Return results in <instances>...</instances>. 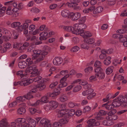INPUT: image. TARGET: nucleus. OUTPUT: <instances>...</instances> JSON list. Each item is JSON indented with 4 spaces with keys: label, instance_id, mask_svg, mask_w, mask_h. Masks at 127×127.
Returning a JSON list of instances; mask_svg holds the SVG:
<instances>
[{
    "label": "nucleus",
    "instance_id": "c756f323",
    "mask_svg": "<svg viewBox=\"0 0 127 127\" xmlns=\"http://www.w3.org/2000/svg\"><path fill=\"white\" fill-rule=\"evenodd\" d=\"M84 42V43L81 44L80 47L83 49H88L89 48V45L87 42Z\"/></svg>",
    "mask_w": 127,
    "mask_h": 127
},
{
    "label": "nucleus",
    "instance_id": "f3484780",
    "mask_svg": "<svg viewBox=\"0 0 127 127\" xmlns=\"http://www.w3.org/2000/svg\"><path fill=\"white\" fill-rule=\"evenodd\" d=\"M102 124L105 126H110L113 125L114 123L112 121L109 119H106L103 121Z\"/></svg>",
    "mask_w": 127,
    "mask_h": 127
},
{
    "label": "nucleus",
    "instance_id": "f704fd0d",
    "mask_svg": "<svg viewBox=\"0 0 127 127\" xmlns=\"http://www.w3.org/2000/svg\"><path fill=\"white\" fill-rule=\"evenodd\" d=\"M68 119L64 118L60 119L59 122L62 126V125L67 123L68 122Z\"/></svg>",
    "mask_w": 127,
    "mask_h": 127
},
{
    "label": "nucleus",
    "instance_id": "680f3d73",
    "mask_svg": "<svg viewBox=\"0 0 127 127\" xmlns=\"http://www.w3.org/2000/svg\"><path fill=\"white\" fill-rule=\"evenodd\" d=\"M86 20V17L84 16L80 19L79 20V23H84Z\"/></svg>",
    "mask_w": 127,
    "mask_h": 127
},
{
    "label": "nucleus",
    "instance_id": "bb28decb",
    "mask_svg": "<svg viewBox=\"0 0 127 127\" xmlns=\"http://www.w3.org/2000/svg\"><path fill=\"white\" fill-rule=\"evenodd\" d=\"M49 97L47 96V94L46 96L42 97L40 100L41 102L43 103H45L48 102V98Z\"/></svg>",
    "mask_w": 127,
    "mask_h": 127
},
{
    "label": "nucleus",
    "instance_id": "473e14b6",
    "mask_svg": "<svg viewBox=\"0 0 127 127\" xmlns=\"http://www.w3.org/2000/svg\"><path fill=\"white\" fill-rule=\"evenodd\" d=\"M42 77L40 76H37L34 78L33 79H31L32 80V81H34L35 82H39H39H40V81H42ZM31 79H30V80H31Z\"/></svg>",
    "mask_w": 127,
    "mask_h": 127
},
{
    "label": "nucleus",
    "instance_id": "0e129e2a",
    "mask_svg": "<svg viewBox=\"0 0 127 127\" xmlns=\"http://www.w3.org/2000/svg\"><path fill=\"white\" fill-rule=\"evenodd\" d=\"M17 104V102L15 101L9 104V106L10 107H12L15 106Z\"/></svg>",
    "mask_w": 127,
    "mask_h": 127
},
{
    "label": "nucleus",
    "instance_id": "dca6fc26",
    "mask_svg": "<svg viewBox=\"0 0 127 127\" xmlns=\"http://www.w3.org/2000/svg\"><path fill=\"white\" fill-rule=\"evenodd\" d=\"M103 10V8L101 6L97 7L93 11V13L94 14H97L101 13Z\"/></svg>",
    "mask_w": 127,
    "mask_h": 127
},
{
    "label": "nucleus",
    "instance_id": "f03ea898",
    "mask_svg": "<svg viewBox=\"0 0 127 127\" xmlns=\"http://www.w3.org/2000/svg\"><path fill=\"white\" fill-rule=\"evenodd\" d=\"M74 27L76 31L75 34H79L84 32L83 29L86 28V25L84 23L76 24H74Z\"/></svg>",
    "mask_w": 127,
    "mask_h": 127
},
{
    "label": "nucleus",
    "instance_id": "6ab92c4d",
    "mask_svg": "<svg viewBox=\"0 0 127 127\" xmlns=\"http://www.w3.org/2000/svg\"><path fill=\"white\" fill-rule=\"evenodd\" d=\"M27 65V63L25 61L19 62L18 64L19 67L22 69L25 68Z\"/></svg>",
    "mask_w": 127,
    "mask_h": 127
},
{
    "label": "nucleus",
    "instance_id": "338daca9",
    "mask_svg": "<svg viewBox=\"0 0 127 127\" xmlns=\"http://www.w3.org/2000/svg\"><path fill=\"white\" fill-rule=\"evenodd\" d=\"M48 53V52L46 51H43L42 52L41 51V53L40 56L44 58L45 57V55H47Z\"/></svg>",
    "mask_w": 127,
    "mask_h": 127
},
{
    "label": "nucleus",
    "instance_id": "72a5a7b5",
    "mask_svg": "<svg viewBox=\"0 0 127 127\" xmlns=\"http://www.w3.org/2000/svg\"><path fill=\"white\" fill-rule=\"evenodd\" d=\"M93 70V67L92 66H89L86 68L84 70V71L86 74H89Z\"/></svg>",
    "mask_w": 127,
    "mask_h": 127
},
{
    "label": "nucleus",
    "instance_id": "de8ad7c7",
    "mask_svg": "<svg viewBox=\"0 0 127 127\" xmlns=\"http://www.w3.org/2000/svg\"><path fill=\"white\" fill-rule=\"evenodd\" d=\"M24 98V96L23 97L22 96H20L17 97L16 99L17 101L18 102H23L25 100Z\"/></svg>",
    "mask_w": 127,
    "mask_h": 127
},
{
    "label": "nucleus",
    "instance_id": "58836bf2",
    "mask_svg": "<svg viewBox=\"0 0 127 127\" xmlns=\"http://www.w3.org/2000/svg\"><path fill=\"white\" fill-rule=\"evenodd\" d=\"M91 109V108L89 106H87L84 107L83 109V112L86 113L90 111Z\"/></svg>",
    "mask_w": 127,
    "mask_h": 127
},
{
    "label": "nucleus",
    "instance_id": "052dcab7",
    "mask_svg": "<svg viewBox=\"0 0 127 127\" xmlns=\"http://www.w3.org/2000/svg\"><path fill=\"white\" fill-rule=\"evenodd\" d=\"M116 3L115 0L108 1L107 2V4L109 6H112L114 5Z\"/></svg>",
    "mask_w": 127,
    "mask_h": 127
},
{
    "label": "nucleus",
    "instance_id": "2eb2a0df",
    "mask_svg": "<svg viewBox=\"0 0 127 127\" xmlns=\"http://www.w3.org/2000/svg\"><path fill=\"white\" fill-rule=\"evenodd\" d=\"M27 121L30 127H35V126L36 123L35 120L30 118L28 119Z\"/></svg>",
    "mask_w": 127,
    "mask_h": 127
},
{
    "label": "nucleus",
    "instance_id": "f8f14e48",
    "mask_svg": "<svg viewBox=\"0 0 127 127\" xmlns=\"http://www.w3.org/2000/svg\"><path fill=\"white\" fill-rule=\"evenodd\" d=\"M70 12L67 10H64L62 11L61 14L62 16L64 17H68L70 18Z\"/></svg>",
    "mask_w": 127,
    "mask_h": 127
},
{
    "label": "nucleus",
    "instance_id": "a878e982",
    "mask_svg": "<svg viewBox=\"0 0 127 127\" xmlns=\"http://www.w3.org/2000/svg\"><path fill=\"white\" fill-rule=\"evenodd\" d=\"M60 93L59 92H54L51 93H48L47 94V96L49 97H53L59 95Z\"/></svg>",
    "mask_w": 127,
    "mask_h": 127
},
{
    "label": "nucleus",
    "instance_id": "79ce46f5",
    "mask_svg": "<svg viewBox=\"0 0 127 127\" xmlns=\"http://www.w3.org/2000/svg\"><path fill=\"white\" fill-rule=\"evenodd\" d=\"M118 118V116L114 114L112 115L110 117H108V119L110 120H115Z\"/></svg>",
    "mask_w": 127,
    "mask_h": 127
},
{
    "label": "nucleus",
    "instance_id": "ddd939ff",
    "mask_svg": "<svg viewBox=\"0 0 127 127\" xmlns=\"http://www.w3.org/2000/svg\"><path fill=\"white\" fill-rule=\"evenodd\" d=\"M79 34L84 38L90 37L92 35V34L89 31L83 32Z\"/></svg>",
    "mask_w": 127,
    "mask_h": 127
},
{
    "label": "nucleus",
    "instance_id": "5701e85b",
    "mask_svg": "<svg viewBox=\"0 0 127 127\" xmlns=\"http://www.w3.org/2000/svg\"><path fill=\"white\" fill-rule=\"evenodd\" d=\"M94 66L95 67V70L99 68H101V63L99 61H97L95 63Z\"/></svg>",
    "mask_w": 127,
    "mask_h": 127
},
{
    "label": "nucleus",
    "instance_id": "864d4df0",
    "mask_svg": "<svg viewBox=\"0 0 127 127\" xmlns=\"http://www.w3.org/2000/svg\"><path fill=\"white\" fill-rule=\"evenodd\" d=\"M53 127H62V126L59 122L54 123L52 125Z\"/></svg>",
    "mask_w": 127,
    "mask_h": 127
},
{
    "label": "nucleus",
    "instance_id": "6e6552de",
    "mask_svg": "<svg viewBox=\"0 0 127 127\" xmlns=\"http://www.w3.org/2000/svg\"><path fill=\"white\" fill-rule=\"evenodd\" d=\"M80 16V13L77 12L75 13L72 12H70V18H71V20L73 21H75L77 20L79 18Z\"/></svg>",
    "mask_w": 127,
    "mask_h": 127
},
{
    "label": "nucleus",
    "instance_id": "09e8293b",
    "mask_svg": "<svg viewBox=\"0 0 127 127\" xmlns=\"http://www.w3.org/2000/svg\"><path fill=\"white\" fill-rule=\"evenodd\" d=\"M77 105V104L73 103L71 102H69L68 104V106L69 107L72 108L75 106Z\"/></svg>",
    "mask_w": 127,
    "mask_h": 127
},
{
    "label": "nucleus",
    "instance_id": "6e6d98bb",
    "mask_svg": "<svg viewBox=\"0 0 127 127\" xmlns=\"http://www.w3.org/2000/svg\"><path fill=\"white\" fill-rule=\"evenodd\" d=\"M58 82L56 81L51 83L49 86V88L51 89H53L58 84Z\"/></svg>",
    "mask_w": 127,
    "mask_h": 127
},
{
    "label": "nucleus",
    "instance_id": "9b49d317",
    "mask_svg": "<svg viewBox=\"0 0 127 127\" xmlns=\"http://www.w3.org/2000/svg\"><path fill=\"white\" fill-rule=\"evenodd\" d=\"M63 62L62 58L59 57H57L55 58L53 60V64L56 65H60Z\"/></svg>",
    "mask_w": 127,
    "mask_h": 127
},
{
    "label": "nucleus",
    "instance_id": "9d476101",
    "mask_svg": "<svg viewBox=\"0 0 127 127\" xmlns=\"http://www.w3.org/2000/svg\"><path fill=\"white\" fill-rule=\"evenodd\" d=\"M1 127H8L9 123L7 118H4L2 119L0 121Z\"/></svg>",
    "mask_w": 127,
    "mask_h": 127
},
{
    "label": "nucleus",
    "instance_id": "a19ab883",
    "mask_svg": "<svg viewBox=\"0 0 127 127\" xmlns=\"http://www.w3.org/2000/svg\"><path fill=\"white\" fill-rule=\"evenodd\" d=\"M72 8L76 10H79L81 9V8L77 3H74Z\"/></svg>",
    "mask_w": 127,
    "mask_h": 127
},
{
    "label": "nucleus",
    "instance_id": "4be33fe9",
    "mask_svg": "<svg viewBox=\"0 0 127 127\" xmlns=\"http://www.w3.org/2000/svg\"><path fill=\"white\" fill-rule=\"evenodd\" d=\"M60 101L62 102H64L67 101L68 98L64 95H61L59 98Z\"/></svg>",
    "mask_w": 127,
    "mask_h": 127
},
{
    "label": "nucleus",
    "instance_id": "4d7b16f0",
    "mask_svg": "<svg viewBox=\"0 0 127 127\" xmlns=\"http://www.w3.org/2000/svg\"><path fill=\"white\" fill-rule=\"evenodd\" d=\"M31 11L33 12L38 13L40 12V10L37 8L34 7L31 9Z\"/></svg>",
    "mask_w": 127,
    "mask_h": 127
},
{
    "label": "nucleus",
    "instance_id": "423d86ee",
    "mask_svg": "<svg viewBox=\"0 0 127 127\" xmlns=\"http://www.w3.org/2000/svg\"><path fill=\"white\" fill-rule=\"evenodd\" d=\"M88 124L87 127H93L94 126L99 125V122L96 121L94 119H91L89 120L87 122Z\"/></svg>",
    "mask_w": 127,
    "mask_h": 127
},
{
    "label": "nucleus",
    "instance_id": "aec40b11",
    "mask_svg": "<svg viewBox=\"0 0 127 127\" xmlns=\"http://www.w3.org/2000/svg\"><path fill=\"white\" fill-rule=\"evenodd\" d=\"M123 99H124L125 100V101H122L121 102V106L122 107H127V94L126 95L124 96L123 95ZM123 100V99H122Z\"/></svg>",
    "mask_w": 127,
    "mask_h": 127
},
{
    "label": "nucleus",
    "instance_id": "412c9836",
    "mask_svg": "<svg viewBox=\"0 0 127 127\" xmlns=\"http://www.w3.org/2000/svg\"><path fill=\"white\" fill-rule=\"evenodd\" d=\"M111 57L108 56L104 60L103 63L104 64L106 65H109L111 63Z\"/></svg>",
    "mask_w": 127,
    "mask_h": 127
},
{
    "label": "nucleus",
    "instance_id": "4468645a",
    "mask_svg": "<svg viewBox=\"0 0 127 127\" xmlns=\"http://www.w3.org/2000/svg\"><path fill=\"white\" fill-rule=\"evenodd\" d=\"M49 103L52 110L56 109L58 106V102L52 100L50 101Z\"/></svg>",
    "mask_w": 127,
    "mask_h": 127
},
{
    "label": "nucleus",
    "instance_id": "a18cd8bd",
    "mask_svg": "<svg viewBox=\"0 0 127 127\" xmlns=\"http://www.w3.org/2000/svg\"><path fill=\"white\" fill-rule=\"evenodd\" d=\"M26 120L24 118H19L18 119L16 120V122L18 123L19 124H21L24 123Z\"/></svg>",
    "mask_w": 127,
    "mask_h": 127
},
{
    "label": "nucleus",
    "instance_id": "a211bd4d",
    "mask_svg": "<svg viewBox=\"0 0 127 127\" xmlns=\"http://www.w3.org/2000/svg\"><path fill=\"white\" fill-rule=\"evenodd\" d=\"M102 107H105V108L107 109L108 110H112L113 109H114V106L112 104L108 105L107 103L104 104L102 105Z\"/></svg>",
    "mask_w": 127,
    "mask_h": 127
},
{
    "label": "nucleus",
    "instance_id": "7ed1b4c3",
    "mask_svg": "<svg viewBox=\"0 0 127 127\" xmlns=\"http://www.w3.org/2000/svg\"><path fill=\"white\" fill-rule=\"evenodd\" d=\"M95 75L96 78L99 80L104 79L105 77L104 73L101 68H99L95 70Z\"/></svg>",
    "mask_w": 127,
    "mask_h": 127
},
{
    "label": "nucleus",
    "instance_id": "5fc2aeb1",
    "mask_svg": "<svg viewBox=\"0 0 127 127\" xmlns=\"http://www.w3.org/2000/svg\"><path fill=\"white\" fill-rule=\"evenodd\" d=\"M79 49V48L77 46H75L72 48L71 51L72 52H76Z\"/></svg>",
    "mask_w": 127,
    "mask_h": 127
},
{
    "label": "nucleus",
    "instance_id": "774afa93",
    "mask_svg": "<svg viewBox=\"0 0 127 127\" xmlns=\"http://www.w3.org/2000/svg\"><path fill=\"white\" fill-rule=\"evenodd\" d=\"M72 41L74 43L76 44L79 42V39L77 37H74L73 38Z\"/></svg>",
    "mask_w": 127,
    "mask_h": 127
},
{
    "label": "nucleus",
    "instance_id": "c9c22d12",
    "mask_svg": "<svg viewBox=\"0 0 127 127\" xmlns=\"http://www.w3.org/2000/svg\"><path fill=\"white\" fill-rule=\"evenodd\" d=\"M21 24L19 22H15L11 24V27L12 28H15L19 27Z\"/></svg>",
    "mask_w": 127,
    "mask_h": 127
},
{
    "label": "nucleus",
    "instance_id": "e433bc0d",
    "mask_svg": "<svg viewBox=\"0 0 127 127\" xmlns=\"http://www.w3.org/2000/svg\"><path fill=\"white\" fill-rule=\"evenodd\" d=\"M82 88V87L80 85H77L75 87L73 90V91L74 92H76L80 90Z\"/></svg>",
    "mask_w": 127,
    "mask_h": 127
},
{
    "label": "nucleus",
    "instance_id": "e2e57ef3",
    "mask_svg": "<svg viewBox=\"0 0 127 127\" xmlns=\"http://www.w3.org/2000/svg\"><path fill=\"white\" fill-rule=\"evenodd\" d=\"M29 111L31 114H33L36 112V109L33 108H31L29 109Z\"/></svg>",
    "mask_w": 127,
    "mask_h": 127
},
{
    "label": "nucleus",
    "instance_id": "13d9d810",
    "mask_svg": "<svg viewBox=\"0 0 127 127\" xmlns=\"http://www.w3.org/2000/svg\"><path fill=\"white\" fill-rule=\"evenodd\" d=\"M1 31L3 33L5 34H7L9 33V31L6 29L4 28H1Z\"/></svg>",
    "mask_w": 127,
    "mask_h": 127
},
{
    "label": "nucleus",
    "instance_id": "4c0bfd02",
    "mask_svg": "<svg viewBox=\"0 0 127 127\" xmlns=\"http://www.w3.org/2000/svg\"><path fill=\"white\" fill-rule=\"evenodd\" d=\"M48 121H49V120L47 119L43 118L41 120L40 123V124H41L44 126V125L46 124V123H47V122L48 123Z\"/></svg>",
    "mask_w": 127,
    "mask_h": 127
},
{
    "label": "nucleus",
    "instance_id": "69168bd1",
    "mask_svg": "<svg viewBox=\"0 0 127 127\" xmlns=\"http://www.w3.org/2000/svg\"><path fill=\"white\" fill-rule=\"evenodd\" d=\"M68 73V71L67 70H62L60 72V74L61 75L65 76L67 74H67Z\"/></svg>",
    "mask_w": 127,
    "mask_h": 127
},
{
    "label": "nucleus",
    "instance_id": "2f4dec72",
    "mask_svg": "<svg viewBox=\"0 0 127 127\" xmlns=\"http://www.w3.org/2000/svg\"><path fill=\"white\" fill-rule=\"evenodd\" d=\"M114 67L113 66H110L107 68L106 69V73L107 74H109L112 72Z\"/></svg>",
    "mask_w": 127,
    "mask_h": 127
},
{
    "label": "nucleus",
    "instance_id": "37998d69",
    "mask_svg": "<svg viewBox=\"0 0 127 127\" xmlns=\"http://www.w3.org/2000/svg\"><path fill=\"white\" fill-rule=\"evenodd\" d=\"M116 110L115 109H113L112 110H110L108 113V117H110V116H111L114 114L115 113H116Z\"/></svg>",
    "mask_w": 127,
    "mask_h": 127
},
{
    "label": "nucleus",
    "instance_id": "c85d7f7f",
    "mask_svg": "<svg viewBox=\"0 0 127 127\" xmlns=\"http://www.w3.org/2000/svg\"><path fill=\"white\" fill-rule=\"evenodd\" d=\"M23 71L20 70L18 71L16 73V74L17 75L20 76L21 78L24 77L25 76L26 77L28 76V75H26V73L24 74L23 73Z\"/></svg>",
    "mask_w": 127,
    "mask_h": 127
},
{
    "label": "nucleus",
    "instance_id": "3c124183",
    "mask_svg": "<svg viewBox=\"0 0 127 127\" xmlns=\"http://www.w3.org/2000/svg\"><path fill=\"white\" fill-rule=\"evenodd\" d=\"M29 43L27 42H25L24 43L22 46L20 47L21 49H24L26 47H28L29 45Z\"/></svg>",
    "mask_w": 127,
    "mask_h": 127
},
{
    "label": "nucleus",
    "instance_id": "b1692460",
    "mask_svg": "<svg viewBox=\"0 0 127 127\" xmlns=\"http://www.w3.org/2000/svg\"><path fill=\"white\" fill-rule=\"evenodd\" d=\"M26 112L25 109L23 107H21L18 109L17 111V113L19 115L24 114Z\"/></svg>",
    "mask_w": 127,
    "mask_h": 127
},
{
    "label": "nucleus",
    "instance_id": "7c9ffc66",
    "mask_svg": "<svg viewBox=\"0 0 127 127\" xmlns=\"http://www.w3.org/2000/svg\"><path fill=\"white\" fill-rule=\"evenodd\" d=\"M60 84L58 86V88H59L65 87L68 85L67 83L65 82L62 81H60Z\"/></svg>",
    "mask_w": 127,
    "mask_h": 127
},
{
    "label": "nucleus",
    "instance_id": "cd10ccee",
    "mask_svg": "<svg viewBox=\"0 0 127 127\" xmlns=\"http://www.w3.org/2000/svg\"><path fill=\"white\" fill-rule=\"evenodd\" d=\"M119 38V40L120 42H124L126 40H127V35H123L121 34V36Z\"/></svg>",
    "mask_w": 127,
    "mask_h": 127
},
{
    "label": "nucleus",
    "instance_id": "8fccbe9b",
    "mask_svg": "<svg viewBox=\"0 0 127 127\" xmlns=\"http://www.w3.org/2000/svg\"><path fill=\"white\" fill-rule=\"evenodd\" d=\"M39 57L37 58V59L36 60L34 61V63L35 64H37L39 62L42 61L43 59L44 58L42 56H39Z\"/></svg>",
    "mask_w": 127,
    "mask_h": 127
},
{
    "label": "nucleus",
    "instance_id": "0eeeda50",
    "mask_svg": "<svg viewBox=\"0 0 127 127\" xmlns=\"http://www.w3.org/2000/svg\"><path fill=\"white\" fill-rule=\"evenodd\" d=\"M61 28H63L64 30L68 32H71L75 34L74 33L76 32V29H75L74 25L73 27L62 26H61Z\"/></svg>",
    "mask_w": 127,
    "mask_h": 127
},
{
    "label": "nucleus",
    "instance_id": "39448f33",
    "mask_svg": "<svg viewBox=\"0 0 127 127\" xmlns=\"http://www.w3.org/2000/svg\"><path fill=\"white\" fill-rule=\"evenodd\" d=\"M32 80H26L25 81H19L17 82H15L14 83V86H17L18 84H20L21 85H24V86H26L32 83Z\"/></svg>",
    "mask_w": 127,
    "mask_h": 127
},
{
    "label": "nucleus",
    "instance_id": "1a4fd4ad",
    "mask_svg": "<svg viewBox=\"0 0 127 127\" xmlns=\"http://www.w3.org/2000/svg\"><path fill=\"white\" fill-rule=\"evenodd\" d=\"M46 86L43 81H41L39 82V83L36 86V88L38 90L41 91L44 90L46 88Z\"/></svg>",
    "mask_w": 127,
    "mask_h": 127
},
{
    "label": "nucleus",
    "instance_id": "ea45409f",
    "mask_svg": "<svg viewBox=\"0 0 127 127\" xmlns=\"http://www.w3.org/2000/svg\"><path fill=\"white\" fill-rule=\"evenodd\" d=\"M32 93L30 91L27 95H25L24 96V97L25 98L29 99L33 97V96L32 95Z\"/></svg>",
    "mask_w": 127,
    "mask_h": 127
},
{
    "label": "nucleus",
    "instance_id": "20e7f679",
    "mask_svg": "<svg viewBox=\"0 0 127 127\" xmlns=\"http://www.w3.org/2000/svg\"><path fill=\"white\" fill-rule=\"evenodd\" d=\"M123 95H121L119 97H117V99L116 100L113 101L112 103V104L114 106V107H117L121 106V102L122 101H125V100L124 99H123Z\"/></svg>",
    "mask_w": 127,
    "mask_h": 127
},
{
    "label": "nucleus",
    "instance_id": "f257e3e1",
    "mask_svg": "<svg viewBox=\"0 0 127 127\" xmlns=\"http://www.w3.org/2000/svg\"><path fill=\"white\" fill-rule=\"evenodd\" d=\"M26 75L28 77H35L39 74L38 68L35 65L28 66L27 68Z\"/></svg>",
    "mask_w": 127,
    "mask_h": 127
},
{
    "label": "nucleus",
    "instance_id": "49530a36",
    "mask_svg": "<svg viewBox=\"0 0 127 127\" xmlns=\"http://www.w3.org/2000/svg\"><path fill=\"white\" fill-rule=\"evenodd\" d=\"M33 53L35 55L40 56L41 53V51L40 50H33Z\"/></svg>",
    "mask_w": 127,
    "mask_h": 127
},
{
    "label": "nucleus",
    "instance_id": "bf43d9fd",
    "mask_svg": "<svg viewBox=\"0 0 127 127\" xmlns=\"http://www.w3.org/2000/svg\"><path fill=\"white\" fill-rule=\"evenodd\" d=\"M11 46V44L10 43L6 42L4 43L3 46L4 48L7 49L9 48Z\"/></svg>",
    "mask_w": 127,
    "mask_h": 127
},
{
    "label": "nucleus",
    "instance_id": "603ef678",
    "mask_svg": "<svg viewBox=\"0 0 127 127\" xmlns=\"http://www.w3.org/2000/svg\"><path fill=\"white\" fill-rule=\"evenodd\" d=\"M44 109L47 112H48L49 111L52 110L50 105H47L44 107Z\"/></svg>",
    "mask_w": 127,
    "mask_h": 127
},
{
    "label": "nucleus",
    "instance_id": "393cba45",
    "mask_svg": "<svg viewBox=\"0 0 127 127\" xmlns=\"http://www.w3.org/2000/svg\"><path fill=\"white\" fill-rule=\"evenodd\" d=\"M83 42H85L88 44H92L94 43L95 42V39L93 38H90L88 39H84Z\"/></svg>",
    "mask_w": 127,
    "mask_h": 127
},
{
    "label": "nucleus",
    "instance_id": "c03bdc74",
    "mask_svg": "<svg viewBox=\"0 0 127 127\" xmlns=\"http://www.w3.org/2000/svg\"><path fill=\"white\" fill-rule=\"evenodd\" d=\"M75 111L73 109H71L66 114V116H73L75 114Z\"/></svg>",
    "mask_w": 127,
    "mask_h": 127
}]
</instances>
